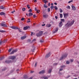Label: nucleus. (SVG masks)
Listing matches in <instances>:
<instances>
[{
    "label": "nucleus",
    "mask_w": 79,
    "mask_h": 79,
    "mask_svg": "<svg viewBox=\"0 0 79 79\" xmlns=\"http://www.w3.org/2000/svg\"><path fill=\"white\" fill-rule=\"evenodd\" d=\"M74 22V21L73 20L71 22L70 21H68V23L66 24L65 26L67 27H69L70 26H71Z\"/></svg>",
    "instance_id": "obj_1"
},
{
    "label": "nucleus",
    "mask_w": 79,
    "mask_h": 79,
    "mask_svg": "<svg viewBox=\"0 0 79 79\" xmlns=\"http://www.w3.org/2000/svg\"><path fill=\"white\" fill-rule=\"evenodd\" d=\"M43 33V31H40L39 33L37 34L36 36H40Z\"/></svg>",
    "instance_id": "obj_2"
},
{
    "label": "nucleus",
    "mask_w": 79,
    "mask_h": 79,
    "mask_svg": "<svg viewBox=\"0 0 79 79\" xmlns=\"http://www.w3.org/2000/svg\"><path fill=\"white\" fill-rule=\"evenodd\" d=\"M68 55L67 54H64V56H62L60 59V60H61L63 59V58H65Z\"/></svg>",
    "instance_id": "obj_3"
},
{
    "label": "nucleus",
    "mask_w": 79,
    "mask_h": 79,
    "mask_svg": "<svg viewBox=\"0 0 79 79\" xmlns=\"http://www.w3.org/2000/svg\"><path fill=\"white\" fill-rule=\"evenodd\" d=\"M18 51L17 49H15L13 50L10 53V54H14V53Z\"/></svg>",
    "instance_id": "obj_4"
},
{
    "label": "nucleus",
    "mask_w": 79,
    "mask_h": 79,
    "mask_svg": "<svg viewBox=\"0 0 79 79\" xmlns=\"http://www.w3.org/2000/svg\"><path fill=\"white\" fill-rule=\"evenodd\" d=\"M51 54L50 53V52H49V53H48L45 56V58H46L49 57L50 56Z\"/></svg>",
    "instance_id": "obj_5"
},
{
    "label": "nucleus",
    "mask_w": 79,
    "mask_h": 79,
    "mask_svg": "<svg viewBox=\"0 0 79 79\" xmlns=\"http://www.w3.org/2000/svg\"><path fill=\"white\" fill-rule=\"evenodd\" d=\"M11 28L14 29V30H17L18 29V28L17 27H15L14 26H11L10 27Z\"/></svg>",
    "instance_id": "obj_6"
},
{
    "label": "nucleus",
    "mask_w": 79,
    "mask_h": 79,
    "mask_svg": "<svg viewBox=\"0 0 79 79\" xmlns=\"http://www.w3.org/2000/svg\"><path fill=\"white\" fill-rule=\"evenodd\" d=\"M15 56H10L9 57V59H11L12 60H13L14 59H15Z\"/></svg>",
    "instance_id": "obj_7"
},
{
    "label": "nucleus",
    "mask_w": 79,
    "mask_h": 79,
    "mask_svg": "<svg viewBox=\"0 0 79 79\" xmlns=\"http://www.w3.org/2000/svg\"><path fill=\"white\" fill-rule=\"evenodd\" d=\"M1 25L2 27H7V25L6 24H4L3 23H1Z\"/></svg>",
    "instance_id": "obj_8"
},
{
    "label": "nucleus",
    "mask_w": 79,
    "mask_h": 79,
    "mask_svg": "<svg viewBox=\"0 0 79 79\" xmlns=\"http://www.w3.org/2000/svg\"><path fill=\"white\" fill-rule=\"evenodd\" d=\"M45 73V70H42V71H40L39 72V73L40 74H44V73Z\"/></svg>",
    "instance_id": "obj_9"
},
{
    "label": "nucleus",
    "mask_w": 79,
    "mask_h": 79,
    "mask_svg": "<svg viewBox=\"0 0 79 79\" xmlns=\"http://www.w3.org/2000/svg\"><path fill=\"white\" fill-rule=\"evenodd\" d=\"M68 15H69V13L64 14V17L65 18H66L67 16H68Z\"/></svg>",
    "instance_id": "obj_10"
},
{
    "label": "nucleus",
    "mask_w": 79,
    "mask_h": 79,
    "mask_svg": "<svg viewBox=\"0 0 79 79\" xmlns=\"http://www.w3.org/2000/svg\"><path fill=\"white\" fill-rule=\"evenodd\" d=\"M58 27L56 28V29L55 31H53V33H56L58 31Z\"/></svg>",
    "instance_id": "obj_11"
},
{
    "label": "nucleus",
    "mask_w": 79,
    "mask_h": 79,
    "mask_svg": "<svg viewBox=\"0 0 79 79\" xmlns=\"http://www.w3.org/2000/svg\"><path fill=\"white\" fill-rule=\"evenodd\" d=\"M30 28V27L29 26H26V27H24L23 28V29L24 30H27L28 28Z\"/></svg>",
    "instance_id": "obj_12"
},
{
    "label": "nucleus",
    "mask_w": 79,
    "mask_h": 79,
    "mask_svg": "<svg viewBox=\"0 0 79 79\" xmlns=\"http://www.w3.org/2000/svg\"><path fill=\"white\" fill-rule=\"evenodd\" d=\"M72 10H76V7L74 6H72Z\"/></svg>",
    "instance_id": "obj_13"
},
{
    "label": "nucleus",
    "mask_w": 79,
    "mask_h": 79,
    "mask_svg": "<svg viewBox=\"0 0 79 79\" xmlns=\"http://www.w3.org/2000/svg\"><path fill=\"white\" fill-rule=\"evenodd\" d=\"M43 17L45 18H48V15H43Z\"/></svg>",
    "instance_id": "obj_14"
},
{
    "label": "nucleus",
    "mask_w": 79,
    "mask_h": 79,
    "mask_svg": "<svg viewBox=\"0 0 79 79\" xmlns=\"http://www.w3.org/2000/svg\"><path fill=\"white\" fill-rule=\"evenodd\" d=\"M63 25L62 22L61 21L59 23V26L60 27H61Z\"/></svg>",
    "instance_id": "obj_15"
},
{
    "label": "nucleus",
    "mask_w": 79,
    "mask_h": 79,
    "mask_svg": "<svg viewBox=\"0 0 79 79\" xmlns=\"http://www.w3.org/2000/svg\"><path fill=\"white\" fill-rule=\"evenodd\" d=\"M5 15V13H4L3 12H2L0 13V15Z\"/></svg>",
    "instance_id": "obj_16"
},
{
    "label": "nucleus",
    "mask_w": 79,
    "mask_h": 79,
    "mask_svg": "<svg viewBox=\"0 0 79 79\" xmlns=\"http://www.w3.org/2000/svg\"><path fill=\"white\" fill-rule=\"evenodd\" d=\"M26 38V36H22L21 37V39L22 40H23L25 39Z\"/></svg>",
    "instance_id": "obj_17"
},
{
    "label": "nucleus",
    "mask_w": 79,
    "mask_h": 79,
    "mask_svg": "<svg viewBox=\"0 0 79 79\" xmlns=\"http://www.w3.org/2000/svg\"><path fill=\"white\" fill-rule=\"evenodd\" d=\"M41 79H42V78L43 79H48V77H41Z\"/></svg>",
    "instance_id": "obj_18"
},
{
    "label": "nucleus",
    "mask_w": 79,
    "mask_h": 79,
    "mask_svg": "<svg viewBox=\"0 0 79 79\" xmlns=\"http://www.w3.org/2000/svg\"><path fill=\"white\" fill-rule=\"evenodd\" d=\"M5 62L6 63H11V61L6 60L5 61Z\"/></svg>",
    "instance_id": "obj_19"
},
{
    "label": "nucleus",
    "mask_w": 79,
    "mask_h": 79,
    "mask_svg": "<svg viewBox=\"0 0 79 79\" xmlns=\"http://www.w3.org/2000/svg\"><path fill=\"white\" fill-rule=\"evenodd\" d=\"M51 26V25L50 24H47V25H46V27H50Z\"/></svg>",
    "instance_id": "obj_20"
},
{
    "label": "nucleus",
    "mask_w": 79,
    "mask_h": 79,
    "mask_svg": "<svg viewBox=\"0 0 79 79\" xmlns=\"http://www.w3.org/2000/svg\"><path fill=\"white\" fill-rule=\"evenodd\" d=\"M33 15V14L32 13H30L28 15L29 16H32Z\"/></svg>",
    "instance_id": "obj_21"
},
{
    "label": "nucleus",
    "mask_w": 79,
    "mask_h": 79,
    "mask_svg": "<svg viewBox=\"0 0 79 79\" xmlns=\"http://www.w3.org/2000/svg\"><path fill=\"white\" fill-rule=\"evenodd\" d=\"M23 78L24 79H27V75H25L24 76Z\"/></svg>",
    "instance_id": "obj_22"
},
{
    "label": "nucleus",
    "mask_w": 79,
    "mask_h": 79,
    "mask_svg": "<svg viewBox=\"0 0 79 79\" xmlns=\"http://www.w3.org/2000/svg\"><path fill=\"white\" fill-rule=\"evenodd\" d=\"M44 8H47L48 7V6H47L46 5V4H44Z\"/></svg>",
    "instance_id": "obj_23"
},
{
    "label": "nucleus",
    "mask_w": 79,
    "mask_h": 79,
    "mask_svg": "<svg viewBox=\"0 0 79 79\" xmlns=\"http://www.w3.org/2000/svg\"><path fill=\"white\" fill-rule=\"evenodd\" d=\"M43 1L46 4L47 2H48L47 1H46V0H43Z\"/></svg>",
    "instance_id": "obj_24"
},
{
    "label": "nucleus",
    "mask_w": 79,
    "mask_h": 79,
    "mask_svg": "<svg viewBox=\"0 0 79 79\" xmlns=\"http://www.w3.org/2000/svg\"><path fill=\"white\" fill-rule=\"evenodd\" d=\"M4 8V7H3V6H1L0 7V9H3Z\"/></svg>",
    "instance_id": "obj_25"
},
{
    "label": "nucleus",
    "mask_w": 79,
    "mask_h": 79,
    "mask_svg": "<svg viewBox=\"0 0 79 79\" xmlns=\"http://www.w3.org/2000/svg\"><path fill=\"white\" fill-rule=\"evenodd\" d=\"M52 71V69H49L48 71V73H50Z\"/></svg>",
    "instance_id": "obj_26"
},
{
    "label": "nucleus",
    "mask_w": 79,
    "mask_h": 79,
    "mask_svg": "<svg viewBox=\"0 0 79 79\" xmlns=\"http://www.w3.org/2000/svg\"><path fill=\"white\" fill-rule=\"evenodd\" d=\"M23 11H24L26 10V9L25 8L22 9Z\"/></svg>",
    "instance_id": "obj_27"
},
{
    "label": "nucleus",
    "mask_w": 79,
    "mask_h": 79,
    "mask_svg": "<svg viewBox=\"0 0 79 79\" xmlns=\"http://www.w3.org/2000/svg\"><path fill=\"white\" fill-rule=\"evenodd\" d=\"M50 8H51V9L52 10H53V8H54V6H51L50 7Z\"/></svg>",
    "instance_id": "obj_28"
},
{
    "label": "nucleus",
    "mask_w": 79,
    "mask_h": 79,
    "mask_svg": "<svg viewBox=\"0 0 79 79\" xmlns=\"http://www.w3.org/2000/svg\"><path fill=\"white\" fill-rule=\"evenodd\" d=\"M6 32V31H1V30H0V32H1L2 33H3V32Z\"/></svg>",
    "instance_id": "obj_29"
},
{
    "label": "nucleus",
    "mask_w": 79,
    "mask_h": 79,
    "mask_svg": "<svg viewBox=\"0 0 79 79\" xmlns=\"http://www.w3.org/2000/svg\"><path fill=\"white\" fill-rule=\"evenodd\" d=\"M60 13H62L63 12V10L61 9H60Z\"/></svg>",
    "instance_id": "obj_30"
},
{
    "label": "nucleus",
    "mask_w": 79,
    "mask_h": 79,
    "mask_svg": "<svg viewBox=\"0 0 79 79\" xmlns=\"http://www.w3.org/2000/svg\"><path fill=\"white\" fill-rule=\"evenodd\" d=\"M60 18H62L63 17V15H62V14H60Z\"/></svg>",
    "instance_id": "obj_31"
},
{
    "label": "nucleus",
    "mask_w": 79,
    "mask_h": 79,
    "mask_svg": "<svg viewBox=\"0 0 79 79\" xmlns=\"http://www.w3.org/2000/svg\"><path fill=\"white\" fill-rule=\"evenodd\" d=\"M54 8L56 10L58 9V7H57L56 6H55Z\"/></svg>",
    "instance_id": "obj_32"
},
{
    "label": "nucleus",
    "mask_w": 79,
    "mask_h": 79,
    "mask_svg": "<svg viewBox=\"0 0 79 79\" xmlns=\"http://www.w3.org/2000/svg\"><path fill=\"white\" fill-rule=\"evenodd\" d=\"M27 7L28 8V9H29L30 8V6H29V5H27Z\"/></svg>",
    "instance_id": "obj_33"
},
{
    "label": "nucleus",
    "mask_w": 79,
    "mask_h": 79,
    "mask_svg": "<svg viewBox=\"0 0 79 79\" xmlns=\"http://www.w3.org/2000/svg\"><path fill=\"white\" fill-rule=\"evenodd\" d=\"M35 34V33H33L32 32H31V36H32L33 35H34Z\"/></svg>",
    "instance_id": "obj_34"
},
{
    "label": "nucleus",
    "mask_w": 79,
    "mask_h": 79,
    "mask_svg": "<svg viewBox=\"0 0 79 79\" xmlns=\"http://www.w3.org/2000/svg\"><path fill=\"white\" fill-rule=\"evenodd\" d=\"M50 11V8H48V12H49Z\"/></svg>",
    "instance_id": "obj_35"
},
{
    "label": "nucleus",
    "mask_w": 79,
    "mask_h": 79,
    "mask_svg": "<svg viewBox=\"0 0 79 79\" xmlns=\"http://www.w3.org/2000/svg\"><path fill=\"white\" fill-rule=\"evenodd\" d=\"M3 59V57H0V60H2Z\"/></svg>",
    "instance_id": "obj_36"
},
{
    "label": "nucleus",
    "mask_w": 79,
    "mask_h": 79,
    "mask_svg": "<svg viewBox=\"0 0 79 79\" xmlns=\"http://www.w3.org/2000/svg\"><path fill=\"white\" fill-rule=\"evenodd\" d=\"M19 30V32H22L21 31V29L20 28H19L18 29H17Z\"/></svg>",
    "instance_id": "obj_37"
},
{
    "label": "nucleus",
    "mask_w": 79,
    "mask_h": 79,
    "mask_svg": "<svg viewBox=\"0 0 79 79\" xmlns=\"http://www.w3.org/2000/svg\"><path fill=\"white\" fill-rule=\"evenodd\" d=\"M67 7L68 9H70V7L69 6H68Z\"/></svg>",
    "instance_id": "obj_38"
},
{
    "label": "nucleus",
    "mask_w": 79,
    "mask_h": 79,
    "mask_svg": "<svg viewBox=\"0 0 79 79\" xmlns=\"http://www.w3.org/2000/svg\"><path fill=\"white\" fill-rule=\"evenodd\" d=\"M69 63H70V62L69 61H67L66 64H69Z\"/></svg>",
    "instance_id": "obj_39"
},
{
    "label": "nucleus",
    "mask_w": 79,
    "mask_h": 79,
    "mask_svg": "<svg viewBox=\"0 0 79 79\" xmlns=\"http://www.w3.org/2000/svg\"><path fill=\"white\" fill-rule=\"evenodd\" d=\"M11 50H12V49H11V48L10 49H9V50H8L9 52H10L11 51Z\"/></svg>",
    "instance_id": "obj_40"
},
{
    "label": "nucleus",
    "mask_w": 79,
    "mask_h": 79,
    "mask_svg": "<svg viewBox=\"0 0 79 79\" xmlns=\"http://www.w3.org/2000/svg\"><path fill=\"white\" fill-rule=\"evenodd\" d=\"M73 2V0H72L71 1H69V2L68 3H70L71 2Z\"/></svg>",
    "instance_id": "obj_41"
},
{
    "label": "nucleus",
    "mask_w": 79,
    "mask_h": 79,
    "mask_svg": "<svg viewBox=\"0 0 79 79\" xmlns=\"http://www.w3.org/2000/svg\"><path fill=\"white\" fill-rule=\"evenodd\" d=\"M29 12H32V10L31 9H30L29 10Z\"/></svg>",
    "instance_id": "obj_42"
},
{
    "label": "nucleus",
    "mask_w": 79,
    "mask_h": 79,
    "mask_svg": "<svg viewBox=\"0 0 79 79\" xmlns=\"http://www.w3.org/2000/svg\"><path fill=\"white\" fill-rule=\"evenodd\" d=\"M37 64V62H36V63H35V67L36 66Z\"/></svg>",
    "instance_id": "obj_43"
},
{
    "label": "nucleus",
    "mask_w": 79,
    "mask_h": 79,
    "mask_svg": "<svg viewBox=\"0 0 79 79\" xmlns=\"http://www.w3.org/2000/svg\"><path fill=\"white\" fill-rule=\"evenodd\" d=\"M37 11V13H39L40 12V10H39V11L38 10H36Z\"/></svg>",
    "instance_id": "obj_44"
},
{
    "label": "nucleus",
    "mask_w": 79,
    "mask_h": 79,
    "mask_svg": "<svg viewBox=\"0 0 79 79\" xmlns=\"http://www.w3.org/2000/svg\"><path fill=\"white\" fill-rule=\"evenodd\" d=\"M33 17L34 18H35V17H36V15H33Z\"/></svg>",
    "instance_id": "obj_45"
},
{
    "label": "nucleus",
    "mask_w": 79,
    "mask_h": 79,
    "mask_svg": "<svg viewBox=\"0 0 79 79\" xmlns=\"http://www.w3.org/2000/svg\"><path fill=\"white\" fill-rule=\"evenodd\" d=\"M65 67V66L64 65H63V66H61V68H64V67Z\"/></svg>",
    "instance_id": "obj_46"
},
{
    "label": "nucleus",
    "mask_w": 79,
    "mask_h": 79,
    "mask_svg": "<svg viewBox=\"0 0 79 79\" xmlns=\"http://www.w3.org/2000/svg\"><path fill=\"white\" fill-rule=\"evenodd\" d=\"M61 21L63 22H64V19H61Z\"/></svg>",
    "instance_id": "obj_47"
},
{
    "label": "nucleus",
    "mask_w": 79,
    "mask_h": 79,
    "mask_svg": "<svg viewBox=\"0 0 79 79\" xmlns=\"http://www.w3.org/2000/svg\"><path fill=\"white\" fill-rule=\"evenodd\" d=\"M24 19V18H22L21 19V20L22 21H23V20Z\"/></svg>",
    "instance_id": "obj_48"
},
{
    "label": "nucleus",
    "mask_w": 79,
    "mask_h": 79,
    "mask_svg": "<svg viewBox=\"0 0 79 79\" xmlns=\"http://www.w3.org/2000/svg\"><path fill=\"white\" fill-rule=\"evenodd\" d=\"M40 42L41 43H42L44 42V41H42V40H40Z\"/></svg>",
    "instance_id": "obj_49"
},
{
    "label": "nucleus",
    "mask_w": 79,
    "mask_h": 79,
    "mask_svg": "<svg viewBox=\"0 0 79 79\" xmlns=\"http://www.w3.org/2000/svg\"><path fill=\"white\" fill-rule=\"evenodd\" d=\"M27 23H30V22H31V21H28V20H27Z\"/></svg>",
    "instance_id": "obj_50"
},
{
    "label": "nucleus",
    "mask_w": 79,
    "mask_h": 79,
    "mask_svg": "<svg viewBox=\"0 0 79 79\" xmlns=\"http://www.w3.org/2000/svg\"><path fill=\"white\" fill-rule=\"evenodd\" d=\"M57 18H58V17L57 16H55V18L56 19H57Z\"/></svg>",
    "instance_id": "obj_51"
},
{
    "label": "nucleus",
    "mask_w": 79,
    "mask_h": 79,
    "mask_svg": "<svg viewBox=\"0 0 79 79\" xmlns=\"http://www.w3.org/2000/svg\"><path fill=\"white\" fill-rule=\"evenodd\" d=\"M63 69H60V71H61L63 70Z\"/></svg>",
    "instance_id": "obj_52"
},
{
    "label": "nucleus",
    "mask_w": 79,
    "mask_h": 79,
    "mask_svg": "<svg viewBox=\"0 0 79 79\" xmlns=\"http://www.w3.org/2000/svg\"><path fill=\"white\" fill-rule=\"evenodd\" d=\"M50 3H49L48 4V6H50Z\"/></svg>",
    "instance_id": "obj_53"
},
{
    "label": "nucleus",
    "mask_w": 79,
    "mask_h": 79,
    "mask_svg": "<svg viewBox=\"0 0 79 79\" xmlns=\"http://www.w3.org/2000/svg\"><path fill=\"white\" fill-rule=\"evenodd\" d=\"M36 41V39H34L32 41Z\"/></svg>",
    "instance_id": "obj_54"
},
{
    "label": "nucleus",
    "mask_w": 79,
    "mask_h": 79,
    "mask_svg": "<svg viewBox=\"0 0 79 79\" xmlns=\"http://www.w3.org/2000/svg\"><path fill=\"white\" fill-rule=\"evenodd\" d=\"M73 60H71V62H73Z\"/></svg>",
    "instance_id": "obj_55"
},
{
    "label": "nucleus",
    "mask_w": 79,
    "mask_h": 79,
    "mask_svg": "<svg viewBox=\"0 0 79 79\" xmlns=\"http://www.w3.org/2000/svg\"><path fill=\"white\" fill-rule=\"evenodd\" d=\"M57 64V63H55L54 64V65H56Z\"/></svg>",
    "instance_id": "obj_56"
},
{
    "label": "nucleus",
    "mask_w": 79,
    "mask_h": 79,
    "mask_svg": "<svg viewBox=\"0 0 79 79\" xmlns=\"http://www.w3.org/2000/svg\"><path fill=\"white\" fill-rule=\"evenodd\" d=\"M45 24H42V26H45Z\"/></svg>",
    "instance_id": "obj_57"
},
{
    "label": "nucleus",
    "mask_w": 79,
    "mask_h": 79,
    "mask_svg": "<svg viewBox=\"0 0 79 79\" xmlns=\"http://www.w3.org/2000/svg\"><path fill=\"white\" fill-rule=\"evenodd\" d=\"M33 1H34V2H37L36 0H33Z\"/></svg>",
    "instance_id": "obj_58"
},
{
    "label": "nucleus",
    "mask_w": 79,
    "mask_h": 79,
    "mask_svg": "<svg viewBox=\"0 0 79 79\" xmlns=\"http://www.w3.org/2000/svg\"><path fill=\"white\" fill-rule=\"evenodd\" d=\"M54 4L56 5H57V4L56 2H55Z\"/></svg>",
    "instance_id": "obj_59"
},
{
    "label": "nucleus",
    "mask_w": 79,
    "mask_h": 79,
    "mask_svg": "<svg viewBox=\"0 0 79 79\" xmlns=\"http://www.w3.org/2000/svg\"><path fill=\"white\" fill-rule=\"evenodd\" d=\"M37 10L36 9V7H35V10L37 11Z\"/></svg>",
    "instance_id": "obj_60"
},
{
    "label": "nucleus",
    "mask_w": 79,
    "mask_h": 79,
    "mask_svg": "<svg viewBox=\"0 0 79 79\" xmlns=\"http://www.w3.org/2000/svg\"><path fill=\"white\" fill-rule=\"evenodd\" d=\"M6 69V68H5V69H2V71H4Z\"/></svg>",
    "instance_id": "obj_61"
},
{
    "label": "nucleus",
    "mask_w": 79,
    "mask_h": 79,
    "mask_svg": "<svg viewBox=\"0 0 79 79\" xmlns=\"http://www.w3.org/2000/svg\"><path fill=\"white\" fill-rule=\"evenodd\" d=\"M32 79V77H30L29 79Z\"/></svg>",
    "instance_id": "obj_62"
},
{
    "label": "nucleus",
    "mask_w": 79,
    "mask_h": 79,
    "mask_svg": "<svg viewBox=\"0 0 79 79\" xmlns=\"http://www.w3.org/2000/svg\"><path fill=\"white\" fill-rule=\"evenodd\" d=\"M7 41V40H5L4 41V42H6Z\"/></svg>",
    "instance_id": "obj_63"
},
{
    "label": "nucleus",
    "mask_w": 79,
    "mask_h": 79,
    "mask_svg": "<svg viewBox=\"0 0 79 79\" xmlns=\"http://www.w3.org/2000/svg\"><path fill=\"white\" fill-rule=\"evenodd\" d=\"M33 72H34V71H31V73H33Z\"/></svg>",
    "instance_id": "obj_64"
}]
</instances>
